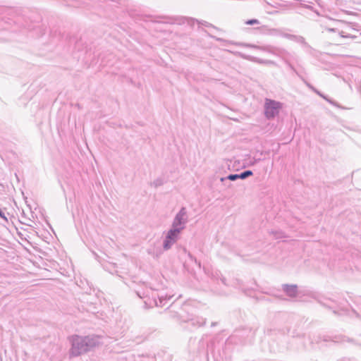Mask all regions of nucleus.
<instances>
[{
  "label": "nucleus",
  "instance_id": "dca6fc26",
  "mask_svg": "<svg viewBox=\"0 0 361 361\" xmlns=\"http://www.w3.org/2000/svg\"><path fill=\"white\" fill-rule=\"evenodd\" d=\"M240 178V176L238 174H230L228 175V176L226 177H222L220 178V180L221 182H224V180H232V181H234V180H236L237 179H239Z\"/></svg>",
  "mask_w": 361,
  "mask_h": 361
},
{
  "label": "nucleus",
  "instance_id": "f3484780",
  "mask_svg": "<svg viewBox=\"0 0 361 361\" xmlns=\"http://www.w3.org/2000/svg\"><path fill=\"white\" fill-rule=\"evenodd\" d=\"M240 179H245L252 175V171L250 170L245 171L238 174Z\"/></svg>",
  "mask_w": 361,
  "mask_h": 361
},
{
  "label": "nucleus",
  "instance_id": "0eeeda50",
  "mask_svg": "<svg viewBox=\"0 0 361 361\" xmlns=\"http://www.w3.org/2000/svg\"><path fill=\"white\" fill-rule=\"evenodd\" d=\"M267 50L269 53L276 55V56H282L285 53V50L281 49L279 48H275V47H269V48H267Z\"/></svg>",
  "mask_w": 361,
  "mask_h": 361
},
{
  "label": "nucleus",
  "instance_id": "f03ea898",
  "mask_svg": "<svg viewBox=\"0 0 361 361\" xmlns=\"http://www.w3.org/2000/svg\"><path fill=\"white\" fill-rule=\"evenodd\" d=\"M281 108L282 104L279 102L266 99L264 105L265 117L269 120L273 119L279 114Z\"/></svg>",
  "mask_w": 361,
  "mask_h": 361
},
{
  "label": "nucleus",
  "instance_id": "ddd939ff",
  "mask_svg": "<svg viewBox=\"0 0 361 361\" xmlns=\"http://www.w3.org/2000/svg\"><path fill=\"white\" fill-rule=\"evenodd\" d=\"M305 84L307 85V86L311 89L312 91H314L315 93H317L318 95H319L321 97L324 98V99H326L327 102H329V103L332 104L333 102L329 99L328 98H326V97H325L324 94H322L320 92H319L317 89H315L312 85H310V83L305 82Z\"/></svg>",
  "mask_w": 361,
  "mask_h": 361
},
{
  "label": "nucleus",
  "instance_id": "39448f33",
  "mask_svg": "<svg viewBox=\"0 0 361 361\" xmlns=\"http://www.w3.org/2000/svg\"><path fill=\"white\" fill-rule=\"evenodd\" d=\"M297 286L296 285H288L285 284L283 286V290L290 297H295L297 295Z\"/></svg>",
  "mask_w": 361,
  "mask_h": 361
},
{
  "label": "nucleus",
  "instance_id": "1a4fd4ad",
  "mask_svg": "<svg viewBox=\"0 0 361 361\" xmlns=\"http://www.w3.org/2000/svg\"><path fill=\"white\" fill-rule=\"evenodd\" d=\"M305 84L307 85V86L311 89L312 91H314L315 93H317L318 95H319L321 97L324 98V99H326L327 102H329V103L332 104L333 102L329 99L328 98H326V97H325L324 94H322L320 92H319L317 89H315L312 85H310V83L305 82Z\"/></svg>",
  "mask_w": 361,
  "mask_h": 361
},
{
  "label": "nucleus",
  "instance_id": "412c9836",
  "mask_svg": "<svg viewBox=\"0 0 361 361\" xmlns=\"http://www.w3.org/2000/svg\"><path fill=\"white\" fill-rule=\"evenodd\" d=\"M281 35L284 37H286V38H292L293 37V35H288V34H281Z\"/></svg>",
  "mask_w": 361,
  "mask_h": 361
},
{
  "label": "nucleus",
  "instance_id": "5701e85b",
  "mask_svg": "<svg viewBox=\"0 0 361 361\" xmlns=\"http://www.w3.org/2000/svg\"><path fill=\"white\" fill-rule=\"evenodd\" d=\"M202 25H205V26H209V23L205 22L204 23H202Z\"/></svg>",
  "mask_w": 361,
  "mask_h": 361
},
{
  "label": "nucleus",
  "instance_id": "a211bd4d",
  "mask_svg": "<svg viewBox=\"0 0 361 361\" xmlns=\"http://www.w3.org/2000/svg\"><path fill=\"white\" fill-rule=\"evenodd\" d=\"M161 185H163V180L161 178H157L152 183V185L155 188L161 186Z\"/></svg>",
  "mask_w": 361,
  "mask_h": 361
},
{
  "label": "nucleus",
  "instance_id": "f8f14e48",
  "mask_svg": "<svg viewBox=\"0 0 361 361\" xmlns=\"http://www.w3.org/2000/svg\"><path fill=\"white\" fill-rule=\"evenodd\" d=\"M305 84L307 85V86L311 89L312 91H314L315 93H317L318 95H319L321 97L324 98V99H326L327 102H329V103L332 104L333 102L329 99L328 98H326V97H325L324 94H322L320 92H319L317 89H315L312 85H310V83L305 82Z\"/></svg>",
  "mask_w": 361,
  "mask_h": 361
},
{
  "label": "nucleus",
  "instance_id": "20e7f679",
  "mask_svg": "<svg viewBox=\"0 0 361 361\" xmlns=\"http://www.w3.org/2000/svg\"><path fill=\"white\" fill-rule=\"evenodd\" d=\"M331 21H332L331 19H323L320 20V25L322 27L325 28L326 30L329 32H338L341 37H351L350 35H345V32L343 31H339L338 28L330 27L329 25L328 24V22ZM333 22L336 23H340V21L338 20H333Z\"/></svg>",
  "mask_w": 361,
  "mask_h": 361
},
{
  "label": "nucleus",
  "instance_id": "2eb2a0df",
  "mask_svg": "<svg viewBox=\"0 0 361 361\" xmlns=\"http://www.w3.org/2000/svg\"><path fill=\"white\" fill-rule=\"evenodd\" d=\"M172 298V295H159V302L156 301V305L157 306H163L164 304L163 302L166 300H169Z\"/></svg>",
  "mask_w": 361,
  "mask_h": 361
},
{
  "label": "nucleus",
  "instance_id": "aec40b11",
  "mask_svg": "<svg viewBox=\"0 0 361 361\" xmlns=\"http://www.w3.org/2000/svg\"><path fill=\"white\" fill-rule=\"evenodd\" d=\"M0 217L3 219L6 222H8V219L5 216L4 213L0 209Z\"/></svg>",
  "mask_w": 361,
  "mask_h": 361
},
{
  "label": "nucleus",
  "instance_id": "4468645a",
  "mask_svg": "<svg viewBox=\"0 0 361 361\" xmlns=\"http://www.w3.org/2000/svg\"><path fill=\"white\" fill-rule=\"evenodd\" d=\"M305 84L307 85V86L311 89L312 91H314L315 93H317L318 95H319L321 97L324 98V99H326L327 102H329V103L332 104L333 102L329 99L328 98H326V97H325L324 94H322L320 92H319L317 89H315L312 85H310V83L305 82Z\"/></svg>",
  "mask_w": 361,
  "mask_h": 361
},
{
  "label": "nucleus",
  "instance_id": "6e6552de",
  "mask_svg": "<svg viewBox=\"0 0 361 361\" xmlns=\"http://www.w3.org/2000/svg\"><path fill=\"white\" fill-rule=\"evenodd\" d=\"M175 243L174 241L169 239L167 237H165L163 243V248L164 250H168L171 248L172 245Z\"/></svg>",
  "mask_w": 361,
  "mask_h": 361
},
{
  "label": "nucleus",
  "instance_id": "9b49d317",
  "mask_svg": "<svg viewBox=\"0 0 361 361\" xmlns=\"http://www.w3.org/2000/svg\"><path fill=\"white\" fill-rule=\"evenodd\" d=\"M305 84L307 85V86L311 89L312 91H314L315 93H317L318 95H319L321 97L324 98V99H326L327 102H329V103L332 104L333 102L329 99L328 98H326V97H325L324 94H322L320 92H319L317 89H315L312 85H310V83L305 82Z\"/></svg>",
  "mask_w": 361,
  "mask_h": 361
},
{
  "label": "nucleus",
  "instance_id": "6ab92c4d",
  "mask_svg": "<svg viewBox=\"0 0 361 361\" xmlns=\"http://www.w3.org/2000/svg\"><path fill=\"white\" fill-rule=\"evenodd\" d=\"M245 24L246 25H259V21L257 19H251V20H248L245 22Z\"/></svg>",
  "mask_w": 361,
  "mask_h": 361
},
{
  "label": "nucleus",
  "instance_id": "7ed1b4c3",
  "mask_svg": "<svg viewBox=\"0 0 361 361\" xmlns=\"http://www.w3.org/2000/svg\"><path fill=\"white\" fill-rule=\"evenodd\" d=\"M188 221V216L186 209L185 207H182L175 216L172 222L171 228L182 231L185 229Z\"/></svg>",
  "mask_w": 361,
  "mask_h": 361
},
{
  "label": "nucleus",
  "instance_id": "4be33fe9",
  "mask_svg": "<svg viewBox=\"0 0 361 361\" xmlns=\"http://www.w3.org/2000/svg\"><path fill=\"white\" fill-rule=\"evenodd\" d=\"M188 256L191 259L195 260V262L197 263L196 259L190 253H188Z\"/></svg>",
  "mask_w": 361,
  "mask_h": 361
},
{
  "label": "nucleus",
  "instance_id": "9d476101",
  "mask_svg": "<svg viewBox=\"0 0 361 361\" xmlns=\"http://www.w3.org/2000/svg\"><path fill=\"white\" fill-rule=\"evenodd\" d=\"M305 84L307 85V86L311 89L312 91H314L315 93H317L318 95H319L321 97L324 98V99H326L327 102H329V103L332 104L333 102L329 99L328 98H326V97H325L324 94H322L320 92H319L317 89H315L312 85H310V83L305 82Z\"/></svg>",
  "mask_w": 361,
  "mask_h": 361
},
{
  "label": "nucleus",
  "instance_id": "f257e3e1",
  "mask_svg": "<svg viewBox=\"0 0 361 361\" xmlns=\"http://www.w3.org/2000/svg\"><path fill=\"white\" fill-rule=\"evenodd\" d=\"M71 348L69 354L71 357H77L90 350L99 345V337L95 336H80L73 335L68 338Z\"/></svg>",
  "mask_w": 361,
  "mask_h": 361
},
{
  "label": "nucleus",
  "instance_id": "b1692460",
  "mask_svg": "<svg viewBox=\"0 0 361 361\" xmlns=\"http://www.w3.org/2000/svg\"><path fill=\"white\" fill-rule=\"evenodd\" d=\"M204 324V322H202L200 324V325H202V324Z\"/></svg>",
  "mask_w": 361,
  "mask_h": 361
},
{
  "label": "nucleus",
  "instance_id": "423d86ee",
  "mask_svg": "<svg viewBox=\"0 0 361 361\" xmlns=\"http://www.w3.org/2000/svg\"><path fill=\"white\" fill-rule=\"evenodd\" d=\"M181 231H178V229H175L171 228L169 229L166 235V237H167L169 239L174 241L176 243V241L179 238V235L180 234Z\"/></svg>",
  "mask_w": 361,
  "mask_h": 361
}]
</instances>
